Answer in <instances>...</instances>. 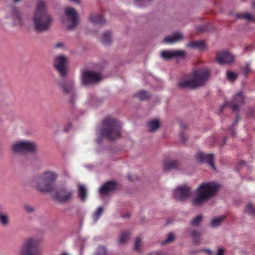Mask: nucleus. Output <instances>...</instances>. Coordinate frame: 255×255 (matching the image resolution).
Masks as SVG:
<instances>
[{
	"label": "nucleus",
	"instance_id": "f257e3e1",
	"mask_svg": "<svg viewBox=\"0 0 255 255\" xmlns=\"http://www.w3.org/2000/svg\"><path fill=\"white\" fill-rule=\"evenodd\" d=\"M32 19L37 32H42L50 29L53 20L47 12L46 4L43 0H38Z\"/></svg>",
	"mask_w": 255,
	"mask_h": 255
},
{
	"label": "nucleus",
	"instance_id": "f03ea898",
	"mask_svg": "<svg viewBox=\"0 0 255 255\" xmlns=\"http://www.w3.org/2000/svg\"><path fill=\"white\" fill-rule=\"evenodd\" d=\"M101 134L109 140H114L121 136L122 126L116 119L107 116L103 121Z\"/></svg>",
	"mask_w": 255,
	"mask_h": 255
},
{
	"label": "nucleus",
	"instance_id": "7ed1b4c3",
	"mask_svg": "<svg viewBox=\"0 0 255 255\" xmlns=\"http://www.w3.org/2000/svg\"><path fill=\"white\" fill-rule=\"evenodd\" d=\"M57 176L55 172L45 171L34 179V186L41 192H49L54 188V182Z\"/></svg>",
	"mask_w": 255,
	"mask_h": 255
},
{
	"label": "nucleus",
	"instance_id": "20e7f679",
	"mask_svg": "<svg viewBox=\"0 0 255 255\" xmlns=\"http://www.w3.org/2000/svg\"><path fill=\"white\" fill-rule=\"evenodd\" d=\"M218 185L213 182L201 184L196 190L197 197L192 199L194 205H200L208 199L212 198L217 193Z\"/></svg>",
	"mask_w": 255,
	"mask_h": 255
},
{
	"label": "nucleus",
	"instance_id": "39448f33",
	"mask_svg": "<svg viewBox=\"0 0 255 255\" xmlns=\"http://www.w3.org/2000/svg\"><path fill=\"white\" fill-rule=\"evenodd\" d=\"M40 240L34 237L26 239L20 248L19 255H41Z\"/></svg>",
	"mask_w": 255,
	"mask_h": 255
},
{
	"label": "nucleus",
	"instance_id": "423d86ee",
	"mask_svg": "<svg viewBox=\"0 0 255 255\" xmlns=\"http://www.w3.org/2000/svg\"><path fill=\"white\" fill-rule=\"evenodd\" d=\"M210 76V71L208 68L195 70L192 73V78L196 88L204 85Z\"/></svg>",
	"mask_w": 255,
	"mask_h": 255
},
{
	"label": "nucleus",
	"instance_id": "0eeeda50",
	"mask_svg": "<svg viewBox=\"0 0 255 255\" xmlns=\"http://www.w3.org/2000/svg\"><path fill=\"white\" fill-rule=\"evenodd\" d=\"M36 144L29 141L21 140L15 142L11 147V150L15 153H32L36 151Z\"/></svg>",
	"mask_w": 255,
	"mask_h": 255
},
{
	"label": "nucleus",
	"instance_id": "6e6552de",
	"mask_svg": "<svg viewBox=\"0 0 255 255\" xmlns=\"http://www.w3.org/2000/svg\"><path fill=\"white\" fill-rule=\"evenodd\" d=\"M244 96L241 92L238 93L231 101H226L219 108V112L222 111L226 106H229L233 111H238L240 106L244 103Z\"/></svg>",
	"mask_w": 255,
	"mask_h": 255
},
{
	"label": "nucleus",
	"instance_id": "1a4fd4ad",
	"mask_svg": "<svg viewBox=\"0 0 255 255\" xmlns=\"http://www.w3.org/2000/svg\"><path fill=\"white\" fill-rule=\"evenodd\" d=\"M73 197V191L68 188L62 187L56 192L54 198L60 203H65L70 201Z\"/></svg>",
	"mask_w": 255,
	"mask_h": 255
},
{
	"label": "nucleus",
	"instance_id": "9d476101",
	"mask_svg": "<svg viewBox=\"0 0 255 255\" xmlns=\"http://www.w3.org/2000/svg\"><path fill=\"white\" fill-rule=\"evenodd\" d=\"M66 62L67 58L63 55H59L55 59L54 67L61 77H65L66 75Z\"/></svg>",
	"mask_w": 255,
	"mask_h": 255
},
{
	"label": "nucleus",
	"instance_id": "9b49d317",
	"mask_svg": "<svg viewBox=\"0 0 255 255\" xmlns=\"http://www.w3.org/2000/svg\"><path fill=\"white\" fill-rule=\"evenodd\" d=\"M197 160L200 163L208 164L213 170H216L214 164V155L212 154H206L202 152L199 151L196 154Z\"/></svg>",
	"mask_w": 255,
	"mask_h": 255
},
{
	"label": "nucleus",
	"instance_id": "f8f14e48",
	"mask_svg": "<svg viewBox=\"0 0 255 255\" xmlns=\"http://www.w3.org/2000/svg\"><path fill=\"white\" fill-rule=\"evenodd\" d=\"M8 17L15 25H21L23 23L22 14L18 8L12 6L8 13Z\"/></svg>",
	"mask_w": 255,
	"mask_h": 255
},
{
	"label": "nucleus",
	"instance_id": "ddd939ff",
	"mask_svg": "<svg viewBox=\"0 0 255 255\" xmlns=\"http://www.w3.org/2000/svg\"><path fill=\"white\" fill-rule=\"evenodd\" d=\"M58 85L61 88V91L65 94H71L70 102L73 103V98L75 97L74 92V84L72 81H62L58 83Z\"/></svg>",
	"mask_w": 255,
	"mask_h": 255
},
{
	"label": "nucleus",
	"instance_id": "4468645a",
	"mask_svg": "<svg viewBox=\"0 0 255 255\" xmlns=\"http://www.w3.org/2000/svg\"><path fill=\"white\" fill-rule=\"evenodd\" d=\"M101 79L99 74L93 72L85 71L83 73L82 80L83 85L98 82Z\"/></svg>",
	"mask_w": 255,
	"mask_h": 255
},
{
	"label": "nucleus",
	"instance_id": "2eb2a0df",
	"mask_svg": "<svg viewBox=\"0 0 255 255\" xmlns=\"http://www.w3.org/2000/svg\"><path fill=\"white\" fill-rule=\"evenodd\" d=\"M190 195V189L186 185L178 187L174 191V195L175 198L180 200L187 199Z\"/></svg>",
	"mask_w": 255,
	"mask_h": 255
},
{
	"label": "nucleus",
	"instance_id": "dca6fc26",
	"mask_svg": "<svg viewBox=\"0 0 255 255\" xmlns=\"http://www.w3.org/2000/svg\"><path fill=\"white\" fill-rule=\"evenodd\" d=\"M65 11L66 16L71 22V24L67 26V28L68 30H72L77 25L78 23L77 13L74 8L71 7L66 8Z\"/></svg>",
	"mask_w": 255,
	"mask_h": 255
},
{
	"label": "nucleus",
	"instance_id": "f3484780",
	"mask_svg": "<svg viewBox=\"0 0 255 255\" xmlns=\"http://www.w3.org/2000/svg\"><path fill=\"white\" fill-rule=\"evenodd\" d=\"M216 59L219 64H223L233 62L234 57L229 52L224 51L217 53Z\"/></svg>",
	"mask_w": 255,
	"mask_h": 255
},
{
	"label": "nucleus",
	"instance_id": "a211bd4d",
	"mask_svg": "<svg viewBox=\"0 0 255 255\" xmlns=\"http://www.w3.org/2000/svg\"><path fill=\"white\" fill-rule=\"evenodd\" d=\"M118 187V184L114 181H108L102 185L100 189V193L106 194L110 192L115 191Z\"/></svg>",
	"mask_w": 255,
	"mask_h": 255
},
{
	"label": "nucleus",
	"instance_id": "6ab92c4d",
	"mask_svg": "<svg viewBox=\"0 0 255 255\" xmlns=\"http://www.w3.org/2000/svg\"><path fill=\"white\" fill-rule=\"evenodd\" d=\"M185 55V52L183 50L174 51H169L165 50L162 51L161 54L162 58H163L165 60H168L176 57L183 56H184Z\"/></svg>",
	"mask_w": 255,
	"mask_h": 255
},
{
	"label": "nucleus",
	"instance_id": "aec40b11",
	"mask_svg": "<svg viewBox=\"0 0 255 255\" xmlns=\"http://www.w3.org/2000/svg\"><path fill=\"white\" fill-rule=\"evenodd\" d=\"M178 86L181 89L196 88L192 78L189 79H181L179 80L178 83Z\"/></svg>",
	"mask_w": 255,
	"mask_h": 255
},
{
	"label": "nucleus",
	"instance_id": "412c9836",
	"mask_svg": "<svg viewBox=\"0 0 255 255\" xmlns=\"http://www.w3.org/2000/svg\"><path fill=\"white\" fill-rule=\"evenodd\" d=\"M183 39L182 34L179 32L173 34L172 36H167L164 38V42L167 43H171L177 42Z\"/></svg>",
	"mask_w": 255,
	"mask_h": 255
},
{
	"label": "nucleus",
	"instance_id": "4be33fe9",
	"mask_svg": "<svg viewBox=\"0 0 255 255\" xmlns=\"http://www.w3.org/2000/svg\"><path fill=\"white\" fill-rule=\"evenodd\" d=\"M187 46L193 49H198L202 50L206 48V45L204 41H191L187 45Z\"/></svg>",
	"mask_w": 255,
	"mask_h": 255
},
{
	"label": "nucleus",
	"instance_id": "5701e85b",
	"mask_svg": "<svg viewBox=\"0 0 255 255\" xmlns=\"http://www.w3.org/2000/svg\"><path fill=\"white\" fill-rule=\"evenodd\" d=\"M89 20L91 22L94 24L99 25L104 24L105 22V19L103 16L100 14H92L89 17Z\"/></svg>",
	"mask_w": 255,
	"mask_h": 255
},
{
	"label": "nucleus",
	"instance_id": "b1692460",
	"mask_svg": "<svg viewBox=\"0 0 255 255\" xmlns=\"http://www.w3.org/2000/svg\"><path fill=\"white\" fill-rule=\"evenodd\" d=\"M149 130L150 132L156 131L160 127V122L158 120L153 119L149 121L147 123Z\"/></svg>",
	"mask_w": 255,
	"mask_h": 255
},
{
	"label": "nucleus",
	"instance_id": "393cba45",
	"mask_svg": "<svg viewBox=\"0 0 255 255\" xmlns=\"http://www.w3.org/2000/svg\"><path fill=\"white\" fill-rule=\"evenodd\" d=\"M179 163L175 160L166 162L164 163V169L165 171H169L171 169H176L179 167Z\"/></svg>",
	"mask_w": 255,
	"mask_h": 255
},
{
	"label": "nucleus",
	"instance_id": "a878e982",
	"mask_svg": "<svg viewBox=\"0 0 255 255\" xmlns=\"http://www.w3.org/2000/svg\"><path fill=\"white\" fill-rule=\"evenodd\" d=\"M112 41L111 33L109 31H106L103 34L101 39V42L103 44L106 45H109Z\"/></svg>",
	"mask_w": 255,
	"mask_h": 255
},
{
	"label": "nucleus",
	"instance_id": "bb28decb",
	"mask_svg": "<svg viewBox=\"0 0 255 255\" xmlns=\"http://www.w3.org/2000/svg\"><path fill=\"white\" fill-rule=\"evenodd\" d=\"M0 224L3 227L8 226L9 219L8 215L2 212H0Z\"/></svg>",
	"mask_w": 255,
	"mask_h": 255
},
{
	"label": "nucleus",
	"instance_id": "cd10ccee",
	"mask_svg": "<svg viewBox=\"0 0 255 255\" xmlns=\"http://www.w3.org/2000/svg\"><path fill=\"white\" fill-rule=\"evenodd\" d=\"M78 193L80 198L82 201H84L87 196V191L86 187L82 185H78Z\"/></svg>",
	"mask_w": 255,
	"mask_h": 255
},
{
	"label": "nucleus",
	"instance_id": "c85d7f7f",
	"mask_svg": "<svg viewBox=\"0 0 255 255\" xmlns=\"http://www.w3.org/2000/svg\"><path fill=\"white\" fill-rule=\"evenodd\" d=\"M237 18L246 19L249 21H253L255 16L248 13H238L236 15Z\"/></svg>",
	"mask_w": 255,
	"mask_h": 255
},
{
	"label": "nucleus",
	"instance_id": "c756f323",
	"mask_svg": "<svg viewBox=\"0 0 255 255\" xmlns=\"http://www.w3.org/2000/svg\"><path fill=\"white\" fill-rule=\"evenodd\" d=\"M225 216L222 215L219 217L214 219L210 223V225L213 227H217L225 219Z\"/></svg>",
	"mask_w": 255,
	"mask_h": 255
},
{
	"label": "nucleus",
	"instance_id": "7c9ffc66",
	"mask_svg": "<svg viewBox=\"0 0 255 255\" xmlns=\"http://www.w3.org/2000/svg\"><path fill=\"white\" fill-rule=\"evenodd\" d=\"M135 96L139 98L140 100H147L150 98V95L146 91H141L135 94Z\"/></svg>",
	"mask_w": 255,
	"mask_h": 255
},
{
	"label": "nucleus",
	"instance_id": "2f4dec72",
	"mask_svg": "<svg viewBox=\"0 0 255 255\" xmlns=\"http://www.w3.org/2000/svg\"><path fill=\"white\" fill-rule=\"evenodd\" d=\"M130 236V233L128 231H124L123 232L119 238V242L120 244H123L125 243L128 240Z\"/></svg>",
	"mask_w": 255,
	"mask_h": 255
},
{
	"label": "nucleus",
	"instance_id": "473e14b6",
	"mask_svg": "<svg viewBox=\"0 0 255 255\" xmlns=\"http://www.w3.org/2000/svg\"><path fill=\"white\" fill-rule=\"evenodd\" d=\"M103 211V209L102 207H99L98 208L93 215V220L94 222H96L98 220L100 216L102 215Z\"/></svg>",
	"mask_w": 255,
	"mask_h": 255
},
{
	"label": "nucleus",
	"instance_id": "72a5a7b5",
	"mask_svg": "<svg viewBox=\"0 0 255 255\" xmlns=\"http://www.w3.org/2000/svg\"><path fill=\"white\" fill-rule=\"evenodd\" d=\"M107 250L105 247L100 246L98 247L96 252V255H107Z\"/></svg>",
	"mask_w": 255,
	"mask_h": 255
},
{
	"label": "nucleus",
	"instance_id": "f704fd0d",
	"mask_svg": "<svg viewBox=\"0 0 255 255\" xmlns=\"http://www.w3.org/2000/svg\"><path fill=\"white\" fill-rule=\"evenodd\" d=\"M237 77V74L231 71H228L227 72V78L229 81H234Z\"/></svg>",
	"mask_w": 255,
	"mask_h": 255
},
{
	"label": "nucleus",
	"instance_id": "c9c22d12",
	"mask_svg": "<svg viewBox=\"0 0 255 255\" xmlns=\"http://www.w3.org/2000/svg\"><path fill=\"white\" fill-rule=\"evenodd\" d=\"M202 217L201 215H198L191 221V225L193 226H198L200 223L201 222Z\"/></svg>",
	"mask_w": 255,
	"mask_h": 255
},
{
	"label": "nucleus",
	"instance_id": "e433bc0d",
	"mask_svg": "<svg viewBox=\"0 0 255 255\" xmlns=\"http://www.w3.org/2000/svg\"><path fill=\"white\" fill-rule=\"evenodd\" d=\"M191 235L192 237L194 238V241L196 244H198L199 243V237L200 234L196 230H193L191 232Z\"/></svg>",
	"mask_w": 255,
	"mask_h": 255
},
{
	"label": "nucleus",
	"instance_id": "4c0bfd02",
	"mask_svg": "<svg viewBox=\"0 0 255 255\" xmlns=\"http://www.w3.org/2000/svg\"><path fill=\"white\" fill-rule=\"evenodd\" d=\"M245 211H246V212H247L251 215H255V208H254L253 207L252 204H251V203H249L248 204V205L246 207Z\"/></svg>",
	"mask_w": 255,
	"mask_h": 255
},
{
	"label": "nucleus",
	"instance_id": "58836bf2",
	"mask_svg": "<svg viewBox=\"0 0 255 255\" xmlns=\"http://www.w3.org/2000/svg\"><path fill=\"white\" fill-rule=\"evenodd\" d=\"M174 240V235L172 233L168 234L167 238L162 242V244L164 245L166 243H170Z\"/></svg>",
	"mask_w": 255,
	"mask_h": 255
},
{
	"label": "nucleus",
	"instance_id": "ea45409f",
	"mask_svg": "<svg viewBox=\"0 0 255 255\" xmlns=\"http://www.w3.org/2000/svg\"><path fill=\"white\" fill-rule=\"evenodd\" d=\"M141 245V239L138 237H137L135 241L134 249L136 251H140V247Z\"/></svg>",
	"mask_w": 255,
	"mask_h": 255
},
{
	"label": "nucleus",
	"instance_id": "a19ab883",
	"mask_svg": "<svg viewBox=\"0 0 255 255\" xmlns=\"http://www.w3.org/2000/svg\"><path fill=\"white\" fill-rule=\"evenodd\" d=\"M244 74L245 76H247L249 73L251 72V70L250 68V64H247L245 67L243 69Z\"/></svg>",
	"mask_w": 255,
	"mask_h": 255
},
{
	"label": "nucleus",
	"instance_id": "79ce46f5",
	"mask_svg": "<svg viewBox=\"0 0 255 255\" xmlns=\"http://www.w3.org/2000/svg\"><path fill=\"white\" fill-rule=\"evenodd\" d=\"M25 209L27 212L29 213L34 211V208L31 206H25Z\"/></svg>",
	"mask_w": 255,
	"mask_h": 255
},
{
	"label": "nucleus",
	"instance_id": "37998d69",
	"mask_svg": "<svg viewBox=\"0 0 255 255\" xmlns=\"http://www.w3.org/2000/svg\"><path fill=\"white\" fill-rule=\"evenodd\" d=\"M197 30L198 32H203L206 30V27L205 26L202 25L198 26L197 28Z\"/></svg>",
	"mask_w": 255,
	"mask_h": 255
},
{
	"label": "nucleus",
	"instance_id": "c03bdc74",
	"mask_svg": "<svg viewBox=\"0 0 255 255\" xmlns=\"http://www.w3.org/2000/svg\"><path fill=\"white\" fill-rule=\"evenodd\" d=\"M180 136L181 140L183 142H185L186 141L187 138H186V135L184 134V133H181Z\"/></svg>",
	"mask_w": 255,
	"mask_h": 255
},
{
	"label": "nucleus",
	"instance_id": "a18cd8bd",
	"mask_svg": "<svg viewBox=\"0 0 255 255\" xmlns=\"http://www.w3.org/2000/svg\"><path fill=\"white\" fill-rule=\"evenodd\" d=\"M224 250L223 249L220 248L218 250V252L217 253V255H224Z\"/></svg>",
	"mask_w": 255,
	"mask_h": 255
},
{
	"label": "nucleus",
	"instance_id": "49530a36",
	"mask_svg": "<svg viewBox=\"0 0 255 255\" xmlns=\"http://www.w3.org/2000/svg\"><path fill=\"white\" fill-rule=\"evenodd\" d=\"M253 49V46L252 45H249L248 46H246L244 48V51H247L248 50H251Z\"/></svg>",
	"mask_w": 255,
	"mask_h": 255
},
{
	"label": "nucleus",
	"instance_id": "de8ad7c7",
	"mask_svg": "<svg viewBox=\"0 0 255 255\" xmlns=\"http://www.w3.org/2000/svg\"><path fill=\"white\" fill-rule=\"evenodd\" d=\"M180 128L183 129H184L186 128L187 127V125L186 124L184 123H180Z\"/></svg>",
	"mask_w": 255,
	"mask_h": 255
},
{
	"label": "nucleus",
	"instance_id": "09e8293b",
	"mask_svg": "<svg viewBox=\"0 0 255 255\" xmlns=\"http://www.w3.org/2000/svg\"><path fill=\"white\" fill-rule=\"evenodd\" d=\"M71 127H72V126L70 124L68 125L66 127V128L64 129L65 131L68 132L71 128Z\"/></svg>",
	"mask_w": 255,
	"mask_h": 255
},
{
	"label": "nucleus",
	"instance_id": "8fccbe9b",
	"mask_svg": "<svg viewBox=\"0 0 255 255\" xmlns=\"http://www.w3.org/2000/svg\"><path fill=\"white\" fill-rule=\"evenodd\" d=\"M229 130L230 131V133L232 135V136H234L235 135V133H234V130H232V128L231 127H230L229 128Z\"/></svg>",
	"mask_w": 255,
	"mask_h": 255
},
{
	"label": "nucleus",
	"instance_id": "3c124183",
	"mask_svg": "<svg viewBox=\"0 0 255 255\" xmlns=\"http://www.w3.org/2000/svg\"><path fill=\"white\" fill-rule=\"evenodd\" d=\"M62 43H57V44H55V47H56V48H59V47H62Z\"/></svg>",
	"mask_w": 255,
	"mask_h": 255
},
{
	"label": "nucleus",
	"instance_id": "603ef678",
	"mask_svg": "<svg viewBox=\"0 0 255 255\" xmlns=\"http://www.w3.org/2000/svg\"><path fill=\"white\" fill-rule=\"evenodd\" d=\"M154 253H155L154 255H166L165 254L161 252H158Z\"/></svg>",
	"mask_w": 255,
	"mask_h": 255
},
{
	"label": "nucleus",
	"instance_id": "864d4df0",
	"mask_svg": "<svg viewBox=\"0 0 255 255\" xmlns=\"http://www.w3.org/2000/svg\"><path fill=\"white\" fill-rule=\"evenodd\" d=\"M71 1H72L75 3H77V4H79L80 3V1H79V0H70Z\"/></svg>",
	"mask_w": 255,
	"mask_h": 255
},
{
	"label": "nucleus",
	"instance_id": "5fc2aeb1",
	"mask_svg": "<svg viewBox=\"0 0 255 255\" xmlns=\"http://www.w3.org/2000/svg\"><path fill=\"white\" fill-rule=\"evenodd\" d=\"M238 118H239L238 116H237L236 117V118L235 121V122H234V125H235V124H237V121H238Z\"/></svg>",
	"mask_w": 255,
	"mask_h": 255
},
{
	"label": "nucleus",
	"instance_id": "6e6d98bb",
	"mask_svg": "<svg viewBox=\"0 0 255 255\" xmlns=\"http://www.w3.org/2000/svg\"><path fill=\"white\" fill-rule=\"evenodd\" d=\"M128 216H129V214H126V215H123V216H122V217L124 218V217H128Z\"/></svg>",
	"mask_w": 255,
	"mask_h": 255
},
{
	"label": "nucleus",
	"instance_id": "4d7b16f0",
	"mask_svg": "<svg viewBox=\"0 0 255 255\" xmlns=\"http://www.w3.org/2000/svg\"><path fill=\"white\" fill-rule=\"evenodd\" d=\"M61 255H69L68 254H67V253H63Z\"/></svg>",
	"mask_w": 255,
	"mask_h": 255
},
{
	"label": "nucleus",
	"instance_id": "13d9d810",
	"mask_svg": "<svg viewBox=\"0 0 255 255\" xmlns=\"http://www.w3.org/2000/svg\"><path fill=\"white\" fill-rule=\"evenodd\" d=\"M155 253H152L150 254H149L148 255H154Z\"/></svg>",
	"mask_w": 255,
	"mask_h": 255
},
{
	"label": "nucleus",
	"instance_id": "bf43d9fd",
	"mask_svg": "<svg viewBox=\"0 0 255 255\" xmlns=\"http://www.w3.org/2000/svg\"><path fill=\"white\" fill-rule=\"evenodd\" d=\"M128 178H129V179L130 180H131V181H132V180H132V179H131V178L129 176H128Z\"/></svg>",
	"mask_w": 255,
	"mask_h": 255
},
{
	"label": "nucleus",
	"instance_id": "052dcab7",
	"mask_svg": "<svg viewBox=\"0 0 255 255\" xmlns=\"http://www.w3.org/2000/svg\"><path fill=\"white\" fill-rule=\"evenodd\" d=\"M253 7L255 8V2L253 3Z\"/></svg>",
	"mask_w": 255,
	"mask_h": 255
},
{
	"label": "nucleus",
	"instance_id": "680f3d73",
	"mask_svg": "<svg viewBox=\"0 0 255 255\" xmlns=\"http://www.w3.org/2000/svg\"><path fill=\"white\" fill-rule=\"evenodd\" d=\"M207 252L209 253H211V251L210 250H207Z\"/></svg>",
	"mask_w": 255,
	"mask_h": 255
}]
</instances>
